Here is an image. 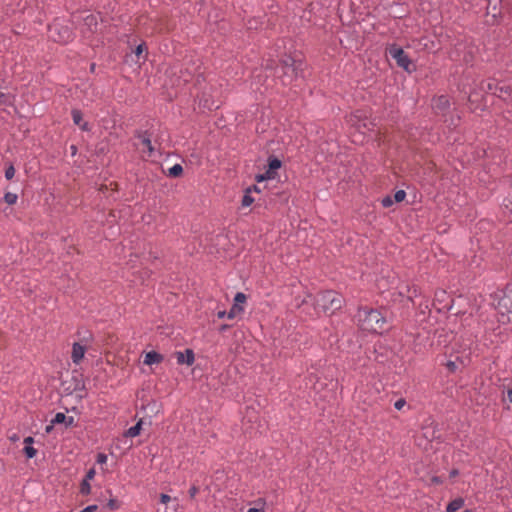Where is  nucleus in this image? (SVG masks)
<instances>
[{
    "mask_svg": "<svg viewBox=\"0 0 512 512\" xmlns=\"http://www.w3.org/2000/svg\"><path fill=\"white\" fill-rule=\"evenodd\" d=\"M311 304L314 307L315 314L325 313L334 314L341 309L344 304V298L335 291H323L316 296L306 295L302 301V305Z\"/></svg>",
    "mask_w": 512,
    "mask_h": 512,
    "instance_id": "1",
    "label": "nucleus"
},
{
    "mask_svg": "<svg viewBox=\"0 0 512 512\" xmlns=\"http://www.w3.org/2000/svg\"><path fill=\"white\" fill-rule=\"evenodd\" d=\"M356 317L360 328L364 331L382 333L385 330L386 319L378 310L361 308Z\"/></svg>",
    "mask_w": 512,
    "mask_h": 512,
    "instance_id": "2",
    "label": "nucleus"
},
{
    "mask_svg": "<svg viewBox=\"0 0 512 512\" xmlns=\"http://www.w3.org/2000/svg\"><path fill=\"white\" fill-rule=\"evenodd\" d=\"M303 62L299 58L286 55L281 60L280 78L284 85L291 84L294 80L302 77L303 74Z\"/></svg>",
    "mask_w": 512,
    "mask_h": 512,
    "instance_id": "3",
    "label": "nucleus"
},
{
    "mask_svg": "<svg viewBox=\"0 0 512 512\" xmlns=\"http://www.w3.org/2000/svg\"><path fill=\"white\" fill-rule=\"evenodd\" d=\"M134 146L141 154V157L145 160L154 157L156 151L160 148L157 146L156 141L154 144L152 143L151 135H149L147 132L139 133L137 135Z\"/></svg>",
    "mask_w": 512,
    "mask_h": 512,
    "instance_id": "4",
    "label": "nucleus"
},
{
    "mask_svg": "<svg viewBox=\"0 0 512 512\" xmlns=\"http://www.w3.org/2000/svg\"><path fill=\"white\" fill-rule=\"evenodd\" d=\"M389 54L396 61L397 65L405 71L411 73L415 70V65L401 48L392 46L389 49Z\"/></svg>",
    "mask_w": 512,
    "mask_h": 512,
    "instance_id": "5",
    "label": "nucleus"
},
{
    "mask_svg": "<svg viewBox=\"0 0 512 512\" xmlns=\"http://www.w3.org/2000/svg\"><path fill=\"white\" fill-rule=\"evenodd\" d=\"M282 166V161L277 157L270 156L268 159V166L264 173L258 174V183L265 180H274L278 176V170Z\"/></svg>",
    "mask_w": 512,
    "mask_h": 512,
    "instance_id": "6",
    "label": "nucleus"
},
{
    "mask_svg": "<svg viewBox=\"0 0 512 512\" xmlns=\"http://www.w3.org/2000/svg\"><path fill=\"white\" fill-rule=\"evenodd\" d=\"M434 307L437 311H449L452 308L451 301L446 291L438 290L435 292Z\"/></svg>",
    "mask_w": 512,
    "mask_h": 512,
    "instance_id": "7",
    "label": "nucleus"
},
{
    "mask_svg": "<svg viewBox=\"0 0 512 512\" xmlns=\"http://www.w3.org/2000/svg\"><path fill=\"white\" fill-rule=\"evenodd\" d=\"M50 37L60 43H67L72 40V32L68 28H62L58 31L57 25L50 28Z\"/></svg>",
    "mask_w": 512,
    "mask_h": 512,
    "instance_id": "8",
    "label": "nucleus"
},
{
    "mask_svg": "<svg viewBox=\"0 0 512 512\" xmlns=\"http://www.w3.org/2000/svg\"><path fill=\"white\" fill-rule=\"evenodd\" d=\"M450 106V100L447 96L441 95L433 100L432 107L436 113H443Z\"/></svg>",
    "mask_w": 512,
    "mask_h": 512,
    "instance_id": "9",
    "label": "nucleus"
},
{
    "mask_svg": "<svg viewBox=\"0 0 512 512\" xmlns=\"http://www.w3.org/2000/svg\"><path fill=\"white\" fill-rule=\"evenodd\" d=\"M176 359L178 364L190 366L194 363V352L191 349H186L184 352H176Z\"/></svg>",
    "mask_w": 512,
    "mask_h": 512,
    "instance_id": "10",
    "label": "nucleus"
},
{
    "mask_svg": "<svg viewBox=\"0 0 512 512\" xmlns=\"http://www.w3.org/2000/svg\"><path fill=\"white\" fill-rule=\"evenodd\" d=\"M86 349L79 343H74L72 347L71 358L74 364L78 365L83 360Z\"/></svg>",
    "mask_w": 512,
    "mask_h": 512,
    "instance_id": "11",
    "label": "nucleus"
},
{
    "mask_svg": "<svg viewBox=\"0 0 512 512\" xmlns=\"http://www.w3.org/2000/svg\"><path fill=\"white\" fill-rule=\"evenodd\" d=\"M499 305L506 310L508 314L512 315V291H508L500 299Z\"/></svg>",
    "mask_w": 512,
    "mask_h": 512,
    "instance_id": "12",
    "label": "nucleus"
},
{
    "mask_svg": "<svg viewBox=\"0 0 512 512\" xmlns=\"http://www.w3.org/2000/svg\"><path fill=\"white\" fill-rule=\"evenodd\" d=\"M163 360V356L155 351H150L145 355L144 364L153 365L158 364Z\"/></svg>",
    "mask_w": 512,
    "mask_h": 512,
    "instance_id": "13",
    "label": "nucleus"
},
{
    "mask_svg": "<svg viewBox=\"0 0 512 512\" xmlns=\"http://www.w3.org/2000/svg\"><path fill=\"white\" fill-rule=\"evenodd\" d=\"M252 191H256V185L255 184H253L249 188H247L246 193L243 196L242 201H241V207L242 208H247V207H249L254 202V198L250 195V193Z\"/></svg>",
    "mask_w": 512,
    "mask_h": 512,
    "instance_id": "14",
    "label": "nucleus"
},
{
    "mask_svg": "<svg viewBox=\"0 0 512 512\" xmlns=\"http://www.w3.org/2000/svg\"><path fill=\"white\" fill-rule=\"evenodd\" d=\"M464 505V500L462 498H456L452 500L446 507L447 512H456L461 509Z\"/></svg>",
    "mask_w": 512,
    "mask_h": 512,
    "instance_id": "15",
    "label": "nucleus"
},
{
    "mask_svg": "<svg viewBox=\"0 0 512 512\" xmlns=\"http://www.w3.org/2000/svg\"><path fill=\"white\" fill-rule=\"evenodd\" d=\"M83 20H84V25L87 26L88 30H90V31L96 30L98 22H97V17L95 15L89 14Z\"/></svg>",
    "mask_w": 512,
    "mask_h": 512,
    "instance_id": "16",
    "label": "nucleus"
},
{
    "mask_svg": "<svg viewBox=\"0 0 512 512\" xmlns=\"http://www.w3.org/2000/svg\"><path fill=\"white\" fill-rule=\"evenodd\" d=\"M243 311H244L243 305L237 304V303L234 302L232 308L230 309V311L227 314V317L229 319H234L237 316H239Z\"/></svg>",
    "mask_w": 512,
    "mask_h": 512,
    "instance_id": "17",
    "label": "nucleus"
},
{
    "mask_svg": "<svg viewBox=\"0 0 512 512\" xmlns=\"http://www.w3.org/2000/svg\"><path fill=\"white\" fill-rule=\"evenodd\" d=\"M142 429V420H139L134 426L130 427L125 435L127 437H136L140 434V431Z\"/></svg>",
    "mask_w": 512,
    "mask_h": 512,
    "instance_id": "18",
    "label": "nucleus"
},
{
    "mask_svg": "<svg viewBox=\"0 0 512 512\" xmlns=\"http://www.w3.org/2000/svg\"><path fill=\"white\" fill-rule=\"evenodd\" d=\"M72 118L73 122L77 126H82V128L86 127V123L82 124V113L79 110H72Z\"/></svg>",
    "mask_w": 512,
    "mask_h": 512,
    "instance_id": "19",
    "label": "nucleus"
},
{
    "mask_svg": "<svg viewBox=\"0 0 512 512\" xmlns=\"http://www.w3.org/2000/svg\"><path fill=\"white\" fill-rule=\"evenodd\" d=\"M182 173L183 168L180 164L173 165L168 171V175L171 177H179Z\"/></svg>",
    "mask_w": 512,
    "mask_h": 512,
    "instance_id": "20",
    "label": "nucleus"
},
{
    "mask_svg": "<svg viewBox=\"0 0 512 512\" xmlns=\"http://www.w3.org/2000/svg\"><path fill=\"white\" fill-rule=\"evenodd\" d=\"M18 196L15 193L7 192L4 195V201L8 205H14L17 202Z\"/></svg>",
    "mask_w": 512,
    "mask_h": 512,
    "instance_id": "21",
    "label": "nucleus"
},
{
    "mask_svg": "<svg viewBox=\"0 0 512 512\" xmlns=\"http://www.w3.org/2000/svg\"><path fill=\"white\" fill-rule=\"evenodd\" d=\"M91 492L90 483L87 480H83L80 485V493L82 495H88Z\"/></svg>",
    "mask_w": 512,
    "mask_h": 512,
    "instance_id": "22",
    "label": "nucleus"
},
{
    "mask_svg": "<svg viewBox=\"0 0 512 512\" xmlns=\"http://www.w3.org/2000/svg\"><path fill=\"white\" fill-rule=\"evenodd\" d=\"M24 452L28 458H33L37 454V450L32 445H25Z\"/></svg>",
    "mask_w": 512,
    "mask_h": 512,
    "instance_id": "23",
    "label": "nucleus"
},
{
    "mask_svg": "<svg viewBox=\"0 0 512 512\" xmlns=\"http://www.w3.org/2000/svg\"><path fill=\"white\" fill-rule=\"evenodd\" d=\"M406 197V192L404 190H397L394 194L395 202H402Z\"/></svg>",
    "mask_w": 512,
    "mask_h": 512,
    "instance_id": "24",
    "label": "nucleus"
},
{
    "mask_svg": "<svg viewBox=\"0 0 512 512\" xmlns=\"http://www.w3.org/2000/svg\"><path fill=\"white\" fill-rule=\"evenodd\" d=\"M65 420L66 415L64 413L59 412L55 415L54 419L52 420V424L63 423Z\"/></svg>",
    "mask_w": 512,
    "mask_h": 512,
    "instance_id": "25",
    "label": "nucleus"
},
{
    "mask_svg": "<svg viewBox=\"0 0 512 512\" xmlns=\"http://www.w3.org/2000/svg\"><path fill=\"white\" fill-rule=\"evenodd\" d=\"M234 302L237 304L244 305V303L246 302V295L241 292L237 293L235 295Z\"/></svg>",
    "mask_w": 512,
    "mask_h": 512,
    "instance_id": "26",
    "label": "nucleus"
},
{
    "mask_svg": "<svg viewBox=\"0 0 512 512\" xmlns=\"http://www.w3.org/2000/svg\"><path fill=\"white\" fill-rule=\"evenodd\" d=\"M394 203V199L391 196H386L381 200V204L383 207L388 208L392 206Z\"/></svg>",
    "mask_w": 512,
    "mask_h": 512,
    "instance_id": "27",
    "label": "nucleus"
},
{
    "mask_svg": "<svg viewBox=\"0 0 512 512\" xmlns=\"http://www.w3.org/2000/svg\"><path fill=\"white\" fill-rule=\"evenodd\" d=\"M15 175V168L13 165H10L5 171V177L7 180H11Z\"/></svg>",
    "mask_w": 512,
    "mask_h": 512,
    "instance_id": "28",
    "label": "nucleus"
},
{
    "mask_svg": "<svg viewBox=\"0 0 512 512\" xmlns=\"http://www.w3.org/2000/svg\"><path fill=\"white\" fill-rule=\"evenodd\" d=\"M446 367L449 371L455 372L458 369L457 361L449 360L446 363Z\"/></svg>",
    "mask_w": 512,
    "mask_h": 512,
    "instance_id": "29",
    "label": "nucleus"
},
{
    "mask_svg": "<svg viewBox=\"0 0 512 512\" xmlns=\"http://www.w3.org/2000/svg\"><path fill=\"white\" fill-rule=\"evenodd\" d=\"M253 414H254V410L247 408L244 419L247 420L248 423H252L253 422Z\"/></svg>",
    "mask_w": 512,
    "mask_h": 512,
    "instance_id": "30",
    "label": "nucleus"
},
{
    "mask_svg": "<svg viewBox=\"0 0 512 512\" xmlns=\"http://www.w3.org/2000/svg\"><path fill=\"white\" fill-rule=\"evenodd\" d=\"M405 405H406V401H405V399H403V398L398 399V400L394 403V407H395V409H397V410H401Z\"/></svg>",
    "mask_w": 512,
    "mask_h": 512,
    "instance_id": "31",
    "label": "nucleus"
},
{
    "mask_svg": "<svg viewBox=\"0 0 512 512\" xmlns=\"http://www.w3.org/2000/svg\"><path fill=\"white\" fill-rule=\"evenodd\" d=\"M107 455L104 453H99L97 455V463L99 464H105L107 462Z\"/></svg>",
    "mask_w": 512,
    "mask_h": 512,
    "instance_id": "32",
    "label": "nucleus"
},
{
    "mask_svg": "<svg viewBox=\"0 0 512 512\" xmlns=\"http://www.w3.org/2000/svg\"><path fill=\"white\" fill-rule=\"evenodd\" d=\"M95 474H96L95 469H94V468H91V469L86 473V476H85V478H84L83 480H87V481L89 482L90 480H92V479L95 477Z\"/></svg>",
    "mask_w": 512,
    "mask_h": 512,
    "instance_id": "33",
    "label": "nucleus"
},
{
    "mask_svg": "<svg viewBox=\"0 0 512 512\" xmlns=\"http://www.w3.org/2000/svg\"><path fill=\"white\" fill-rule=\"evenodd\" d=\"M108 507H109L110 509L114 510V509H118V508H119V505H118V503H117V501H116V500L111 499V500L108 502Z\"/></svg>",
    "mask_w": 512,
    "mask_h": 512,
    "instance_id": "34",
    "label": "nucleus"
},
{
    "mask_svg": "<svg viewBox=\"0 0 512 512\" xmlns=\"http://www.w3.org/2000/svg\"><path fill=\"white\" fill-rule=\"evenodd\" d=\"M171 500L170 496L167 494H161L160 495V501L163 504H167Z\"/></svg>",
    "mask_w": 512,
    "mask_h": 512,
    "instance_id": "35",
    "label": "nucleus"
},
{
    "mask_svg": "<svg viewBox=\"0 0 512 512\" xmlns=\"http://www.w3.org/2000/svg\"><path fill=\"white\" fill-rule=\"evenodd\" d=\"M144 48H145L144 44H140V45H138V46L136 47L135 51H134V52H135V54H136L137 56H140V55L142 54V52L144 51Z\"/></svg>",
    "mask_w": 512,
    "mask_h": 512,
    "instance_id": "36",
    "label": "nucleus"
},
{
    "mask_svg": "<svg viewBox=\"0 0 512 512\" xmlns=\"http://www.w3.org/2000/svg\"><path fill=\"white\" fill-rule=\"evenodd\" d=\"M198 493V488L196 486H192L189 490V495L191 498H194Z\"/></svg>",
    "mask_w": 512,
    "mask_h": 512,
    "instance_id": "37",
    "label": "nucleus"
},
{
    "mask_svg": "<svg viewBox=\"0 0 512 512\" xmlns=\"http://www.w3.org/2000/svg\"><path fill=\"white\" fill-rule=\"evenodd\" d=\"M33 442H34V439H33L32 437H30V436H29V437H26V438L24 439V444H25V445H32V444H33Z\"/></svg>",
    "mask_w": 512,
    "mask_h": 512,
    "instance_id": "38",
    "label": "nucleus"
},
{
    "mask_svg": "<svg viewBox=\"0 0 512 512\" xmlns=\"http://www.w3.org/2000/svg\"><path fill=\"white\" fill-rule=\"evenodd\" d=\"M228 313H226V311H219L217 313V316L219 319H223L225 316H227Z\"/></svg>",
    "mask_w": 512,
    "mask_h": 512,
    "instance_id": "39",
    "label": "nucleus"
},
{
    "mask_svg": "<svg viewBox=\"0 0 512 512\" xmlns=\"http://www.w3.org/2000/svg\"><path fill=\"white\" fill-rule=\"evenodd\" d=\"M507 399L510 403H512V389L507 391Z\"/></svg>",
    "mask_w": 512,
    "mask_h": 512,
    "instance_id": "40",
    "label": "nucleus"
},
{
    "mask_svg": "<svg viewBox=\"0 0 512 512\" xmlns=\"http://www.w3.org/2000/svg\"><path fill=\"white\" fill-rule=\"evenodd\" d=\"M351 125H356L358 128H360L361 126L366 127L368 124L366 122H364L362 124L351 123Z\"/></svg>",
    "mask_w": 512,
    "mask_h": 512,
    "instance_id": "41",
    "label": "nucleus"
},
{
    "mask_svg": "<svg viewBox=\"0 0 512 512\" xmlns=\"http://www.w3.org/2000/svg\"><path fill=\"white\" fill-rule=\"evenodd\" d=\"M477 96H478V95H476V94L471 95V96H470V101H471V102H475V101L477 100Z\"/></svg>",
    "mask_w": 512,
    "mask_h": 512,
    "instance_id": "42",
    "label": "nucleus"
},
{
    "mask_svg": "<svg viewBox=\"0 0 512 512\" xmlns=\"http://www.w3.org/2000/svg\"><path fill=\"white\" fill-rule=\"evenodd\" d=\"M10 439H11L12 441H17V440L19 439V437H18V435H17V434H13V435L10 437Z\"/></svg>",
    "mask_w": 512,
    "mask_h": 512,
    "instance_id": "43",
    "label": "nucleus"
},
{
    "mask_svg": "<svg viewBox=\"0 0 512 512\" xmlns=\"http://www.w3.org/2000/svg\"><path fill=\"white\" fill-rule=\"evenodd\" d=\"M52 426H53V424L51 423V425H48V426L46 427V432H47V433H49V432L51 431Z\"/></svg>",
    "mask_w": 512,
    "mask_h": 512,
    "instance_id": "44",
    "label": "nucleus"
},
{
    "mask_svg": "<svg viewBox=\"0 0 512 512\" xmlns=\"http://www.w3.org/2000/svg\"><path fill=\"white\" fill-rule=\"evenodd\" d=\"M247 512H256V507L249 508Z\"/></svg>",
    "mask_w": 512,
    "mask_h": 512,
    "instance_id": "45",
    "label": "nucleus"
},
{
    "mask_svg": "<svg viewBox=\"0 0 512 512\" xmlns=\"http://www.w3.org/2000/svg\"><path fill=\"white\" fill-rule=\"evenodd\" d=\"M450 474H451V476H456L458 474V471L457 470H453V471H451Z\"/></svg>",
    "mask_w": 512,
    "mask_h": 512,
    "instance_id": "46",
    "label": "nucleus"
},
{
    "mask_svg": "<svg viewBox=\"0 0 512 512\" xmlns=\"http://www.w3.org/2000/svg\"><path fill=\"white\" fill-rule=\"evenodd\" d=\"M261 501H262L261 499H258V506H260V504H261ZM257 512H261V509H260V507H258V510H257Z\"/></svg>",
    "mask_w": 512,
    "mask_h": 512,
    "instance_id": "47",
    "label": "nucleus"
},
{
    "mask_svg": "<svg viewBox=\"0 0 512 512\" xmlns=\"http://www.w3.org/2000/svg\"><path fill=\"white\" fill-rule=\"evenodd\" d=\"M413 295H414V296H416V295H417V289H416V288H414V290H413Z\"/></svg>",
    "mask_w": 512,
    "mask_h": 512,
    "instance_id": "48",
    "label": "nucleus"
},
{
    "mask_svg": "<svg viewBox=\"0 0 512 512\" xmlns=\"http://www.w3.org/2000/svg\"><path fill=\"white\" fill-rule=\"evenodd\" d=\"M463 512H472V511H470V510H465V511H463Z\"/></svg>",
    "mask_w": 512,
    "mask_h": 512,
    "instance_id": "49",
    "label": "nucleus"
}]
</instances>
